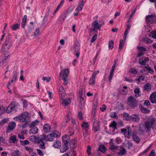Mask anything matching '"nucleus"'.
<instances>
[{"label": "nucleus", "mask_w": 156, "mask_h": 156, "mask_svg": "<svg viewBox=\"0 0 156 156\" xmlns=\"http://www.w3.org/2000/svg\"><path fill=\"white\" fill-rule=\"evenodd\" d=\"M69 74V71L68 69L62 70L59 73L60 77L62 78L64 85H66L68 84V81L67 80V78Z\"/></svg>", "instance_id": "1"}, {"label": "nucleus", "mask_w": 156, "mask_h": 156, "mask_svg": "<svg viewBox=\"0 0 156 156\" xmlns=\"http://www.w3.org/2000/svg\"><path fill=\"white\" fill-rule=\"evenodd\" d=\"M29 115L28 113L25 112L21 113L20 115L14 117L13 119L16 121H18L22 122H24L27 121V120L28 119Z\"/></svg>", "instance_id": "2"}, {"label": "nucleus", "mask_w": 156, "mask_h": 156, "mask_svg": "<svg viewBox=\"0 0 156 156\" xmlns=\"http://www.w3.org/2000/svg\"><path fill=\"white\" fill-rule=\"evenodd\" d=\"M60 133L57 131H55L52 133L48 134L46 136V141H53L55 138H57L60 137Z\"/></svg>", "instance_id": "3"}, {"label": "nucleus", "mask_w": 156, "mask_h": 156, "mask_svg": "<svg viewBox=\"0 0 156 156\" xmlns=\"http://www.w3.org/2000/svg\"><path fill=\"white\" fill-rule=\"evenodd\" d=\"M127 104L131 109H133L138 105L137 101L133 97L130 96L127 99Z\"/></svg>", "instance_id": "4"}, {"label": "nucleus", "mask_w": 156, "mask_h": 156, "mask_svg": "<svg viewBox=\"0 0 156 156\" xmlns=\"http://www.w3.org/2000/svg\"><path fill=\"white\" fill-rule=\"evenodd\" d=\"M46 140V136L45 135H42L38 137V141L37 143L38 144V146L40 148L44 149L46 148L45 143L43 141L44 140Z\"/></svg>", "instance_id": "5"}, {"label": "nucleus", "mask_w": 156, "mask_h": 156, "mask_svg": "<svg viewBox=\"0 0 156 156\" xmlns=\"http://www.w3.org/2000/svg\"><path fill=\"white\" fill-rule=\"evenodd\" d=\"M154 122V120L152 119L144 122L145 129L147 133L150 132L151 128H153Z\"/></svg>", "instance_id": "6"}, {"label": "nucleus", "mask_w": 156, "mask_h": 156, "mask_svg": "<svg viewBox=\"0 0 156 156\" xmlns=\"http://www.w3.org/2000/svg\"><path fill=\"white\" fill-rule=\"evenodd\" d=\"M12 46V42L9 37L6 38L3 44L2 49V51H6L8 50Z\"/></svg>", "instance_id": "7"}, {"label": "nucleus", "mask_w": 156, "mask_h": 156, "mask_svg": "<svg viewBox=\"0 0 156 156\" xmlns=\"http://www.w3.org/2000/svg\"><path fill=\"white\" fill-rule=\"evenodd\" d=\"M121 132L124 134L125 137L129 139L130 136V134L132 133V130L129 126H126V128L121 129H120Z\"/></svg>", "instance_id": "8"}, {"label": "nucleus", "mask_w": 156, "mask_h": 156, "mask_svg": "<svg viewBox=\"0 0 156 156\" xmlns=\"http://www.w3.org/2000/svg\"><path fill=\"white\" fill-rule=\"evenodd\" d=\"M146 23L153 24L156 22V16L151 14L147 16L146 17Z\"/></svg>", "instance_id": "9"}, {"label": "nucleus", "mask_w": 156, "mask_h": 156, "mask_svg": "<svg viewBox=\"0 0 156 156\" xmlns=\"http://www.w3.org/2000/svg\"><path fill=\"white\" fill-rule=\"evenodd\" d=\"M16 105V103L14 102H12L9 105L7 108L6 112L7 113H9L11 112L14 110L16 111L15 108Z\"/></svg>", "instance_id": "10"}, {"label": "nucleus", "mask_w": 156, "mask_h": 156, "mask_svg": "<svg viewBox=\"0 0 156 156\" xmlns=\"http://www.w3.org/2000/svg\"><path fill=\"white\" fill-rule=\"evenodd\" d=\"M16 124L14 122L9 123L6 131V133H9L10 131L13 130L15 128Z\"/></svg>", "instance_id": "11"}, {"label": "nucleus", "mask_w": 156, "mask_h": 156, "mask_svg": "<svg viewBox=\"0 0 156 156\" xmlns=\"http://www.w3.org/2000/svg\"><path fill=\"white\" fill-rule=\"evenodd\" d=\"M140 118L138 114H133L131 116L130 120L133 122H138L140 121Z\"/></svg>", "instance_id": "12"}, {"label": "nucleus", "mask_w": 156, "mask_h": 156, "mask_svg": "<svg viewBox=\"0 0 156 156\" xmlns=\"http://www.w3.org/2000/svg\"><path fill=\"white\" fill-rule=\"evenodd\" d=\"M93 131L95 133L98 131L100 129V125L98 122H95L93 126Z\"/></svg>", "instance_id": "13"}, {"label": "nucleus", "mask_w": 156, "mask_h": 156, "mask_svg": "<svg viewBox=\"0 0 156 156\" xmlns=\"http://www.w3.org/2000/svg\"><path fill=\"white\" fill-rule=\"evenodd\" d=\"M67 16V15L65 12H63L59 16L58 21L59 23L62 24Z\"/></svg>", "instance_id": "14"}, {"label": "nucleus", "mask_w": 156, "mask_h": 156, "mask_svg": "<svg viewBox=\"0 0 156 156\" xmlns=\"http://www.w3.org/2000/svg\"><path fill=\"white\" fill-rule=\"evenodd\" d=\"M43 129L46 133L50 132L51 129L50 125L48 124H45L43 126Z\"/></svg>", "instance_id": "15"}, {"label": "nucleus", "mask_w": 156, "mask_h": 156, "mask_svg": "<svg viewBox=\"0 0 156 156\" xmlns=\"http://www.w3.org/2000/svg\"><path fill=\"white\" fill-rule=\"evenodd\" d=\"M85 3V1H82L80 2L79 3V6L76 8V11H78L79 12V11H81Z\"/></svg>", "instance_id": "16"}, {"label": "nucleus", "mask_w": 156, "mask_h": 156, "mask_svg": "<svg viewBox=\"0 0 156 156\" xmlns=\"http://www.w3.org/2000/svg\"><path fill=\"white\" fill-rule=\"evenodd\" d=\"M114 64L112 67V69L110 71L109 75L108 77L109 78V82H111V80L112 79V77L113 76V72L114 71L115 68L116 66Z\"/></svg>", "instance_id": "17"}, {"label": "nucleus", "mask_w": 156, "mask_h": 156, "mask_svg": "<svg viewBox=\"0 0 156 156\" xmlns=\"http://www.w3.org/2000/svg\"><path fill=\"white\" fill-rule=\"evenodd\" d=\"M127 152L125 149L123 147H120L119 151L117 154L118 156H122L125 154Z\"/></svg>", "instance_id": "18"}, {"label": "nucleus", "mask_w": 156, "mask_h": 156, "mask_svg": "<svg viewBox=\"0 0 156 156\" xmlns=\"http://www.w3.org/2000/svg\"><path fill=\"white\" fill-rule=\"evenodd\" d=\"M69 136L65 134L62 137V140L63 141L64 145L68 146V141H67V139L69 138Z\"/></svg>", "instance_id": "19"}, {"label": "nucleus", "mask_w": 156, "mask_h": 156, "mask_svg": "<svg viewBox=\"0 0 156 156\" xmlns=\"http://www.w3.org/2000/svg\"><path fill=\"white\" fill-rule=\"evenodd\" d=\"M65 92V90L64 89L63 87L62 86H61L59 87V94L60 95L59 97L63 99L62 98V94H64V93ZM64 95H63V96Z\"/></svg>", "instance_id": "20"}, {"label": "nucleus", "mask_w": 156, "mask_h": 156, "mask_svg": "<svg viewBox=\"0 0 156 156\" xmlns=\"http://www.w3.org/2000/svg\"><path fill=\"white\" fill-rule=\"evenodd\" d=\"M132 137L133 140L137 143H139L140 140L137 135L135 133H133L132 135Z\"/></svg>", "instance_id": "21"}, {"label": "nucleus", "mask_w": 156, "mask_h": 156, "mask_svg": "<svg viewBox=\"0 0 156 156\" xmlns=\"http://www.w3.org/2000/svg\"><path fill=\"white\" fill-rule=\"evenodd\" d=\"M92 25L94 26L95 28H96L97 30H99L101 27L102 26V25H99L97 21L95 20L92 23Z\"/></svg>", "instance_id": "22"}, {"label": "nucleus", "mask_w": 156, "mask_h": 156, "mask_svg": "<svg viewBox=\"0 0 156 156\" xmlns=\"http://www.w3.org/2000/svg\"><path fill=\"white\" fill-rule=\"evenodd\" d=\"M30 133L33 134H36L38 133V129L37 127H34L31 128Z\"/></svg>", "instance_id": "23"}, {"label": "nucleus", "mask_w": 156, "mask_h": 156, "mask_svg": "<svg viewBox=\"0 0 156 156\" xmlns=\"http://www.w3.org/2000/svg\"><path fill=\"white\" fill-rule=\"evenodd\" d=\"M29 139L31 141L34 142L35 143H37L38 139V137L34 135L31 136L29 137Z\"/></svg>", "instance_id": "24"}, {"label": "nucleus", "mask_w": 156, "mask_h": 156, "mask_svg": "<svg viewBox=\"0 0 156 156\" xmlns=\"http://www.w3.org/2000/svg\"><path fill=\"white\" fill-rule=\"evenodd\" d=\"M134 93L135 94V96L136 98H138L140 96V91L139 88H136L134 90Z\"/></svg>", "instance_id": "25"}, {"label": "nucleus", "mask_w": 156, "mask_h": 156, "mask_svg": "<svg viewBox=\"0 0 156 156\" xmlns=\"http://www.w3.org/2000/svg\"><path fill=\"white\" fill-rule=\"evenodd\" d=\"M117 124L115 121H113L109 126L110 128H113L115 130L116 129H117Z\"/></svg>", "instance_id": "26"}, {"label": "nucleus", "mask_w": 156, "mask_h": 156, "mask_svg": "<svg viewBox=\"0 0 156 156\" xmlns=\"http://www.w3.org/2000/svg\"><path fill=\"white\" fill-rule=\"evenodd\" d=\"M39 121L37 120H35L32 122L29 125V127L30 128L32 127H36V125H37L39 123Z\"/></svg>", "instance_id": "27"}, {"label": "nucleus", "mask_w": 156, "mask_h": 156, "mask_svg": "<svg viewBox=\"0 0 156 156\" xmlns=\"http://www.w3.org/2000/svg\"><path fill=\"white\" fill-rule=\"evenodd\" d=\"M98 150L103 153H105L107 149L104 145H101L99 146Z\"/></svg>", "instance_id": "28"}, {"label": "nucleus", "mask_w": 156, "mask_h": 156, "mask_svg": "<svg viewBox=\"0 0 156 156\" xmlns=\"http://www.w3.org/2000/svg\"><path fill=\"white\" fill-rule=\"evenodd\" d=\"M40 33V30L39 28H36L34 31L33 33V35L34 37H36Z\"/></svg>", "instance_id": "29"}, {"label": "nucleus", "mask_w": 156, "mask_h": 156, "mask_svg": "<svg viewBox=\"0 0 156 156\" xmlns=\"http://www.w3.org/2000/svg\"><path fill=\"white\" fill-rule=\"evenodd\" d=\"M61 146V143L58 140H56L55 142L53 145V146L55 148H59Z\"/></svg>", "instance_id": "30"}, {"label": "nucleus", "mask_w": 156, "mask_h": 156, "mask_svg": "<svg viewBox=\"0 0 156 156\" xmlns=\"http://www.w3.org/2000/svg\"><path fill=\"white\" fill-rule=\"evenodd\" d=\"M144 67L147 69V71H148L149 73L152 74H154V70L150 66H145Z\"/></svg>", "instance_id": "31"}, {"label": "nucleus", "mask_w": 156, "mask_h": 156, "mask_svg": "<svg viewBox=\"0 0 156 156\" xmlns=\"http://www.w3.org/2000/svg\"><path fill=\"white\" fill-rule=\"evenodd\" d=\"M81 127H84L85 129H88L89 127V125L88 123L86 122H83L81 125Z\"/></svg>", "instance_id": "32"}, {"label": "nucleus", "mask_w": 156, "mask_h": 156, "mask_svg": "<svg viewBox=\"0 0 156 156\" xmlns=\"http://www.w3.org/2000/svg\"><path fill=\"white\" fill-rule=\"evenodd\" d=\"M71 102V101L70 99L68 100L64 99L63 100V102L62 104L65 106L68 105Z\"/></svg>", "instance_id": "33"}, {"label": "nucleus", "mask_w": 156, "mask_h": 156, "mask_svg": "<svg viewBox=\"0 0 156 156\" xmlns=\"http://www.w3.org/2000/svg\"><path fill=\"white\" fill-rule=\"evenodd\" d=\"M80 98L79 101V106L81 108H82L84 105V98Z\"/></svg>", "instance_id": "34"}, {"label": "nucleus", "mask_w": 156, "mask_h": 156, "mask_svg": "<svg viewBox=\"0 0 156 156\" xmlns=\"http://www.w3.org/2000/svg\"><path fill=\"white\" fill-rule=\"evenodd\" d=\"M16 140V136L13 135L10 137L9 141L12 143H14Z\"/></svg>", "instance_id": "35"}, {"label": "nucleus", "mask_w": 156, "mask_h": 156, "mask_svg": "<svg viewBox=\"0 0 156 156\" xmlns=\"http://www.w3.org/2000/svg\"><path fill=\"white\" fill-rule=\"evenodd\" d=\"M114 42L112 40H110L108 42V48L110 50H112L113 48Z\"/></svg>", "instance_id": "36"}, {"label": "nucleus", "mask_w": 156, "mask_h": 156, "mask_svg": "<svg viewBox=\"0 0 156 156\" xmlns=\"http://www.w3.org/2000/svg\"><path fill=\"white\" fill-rule=\"evenodd\" d=\"M141 111L145 113H148L150 112L149 110H147L146 108H144L143 106H141L140 108Z\"/></svg>", "instance_id": "37"}, {"label": "nucleus", "mask_w": 156, "mask_h": 156, "mask_svg": "<svg viewBox=\"0 0 156 156\" xmlns=\"http://www.w3.org/2000/svg\"><path fill=\"white\" fill-rule=\"evenodd\" d=\"M123 116L125 119L126 120H130L131 116L128 113H123Z\"/></svg>", "instance_id": "38"}, {"label": "nucleus", "mask_w": 156, "mask_h": 156, "mask_svg": "<svg viewBox=\"0 0 156 156\" xmlns=\"http://www.w3.org/2000/svg\"><path fill=\"white\" fill-rule=\"evenodd\" d=\"M34 29V26L32 25H28L27 26V30L28 33H30Z\"/></svg>", "instance_id": "39"}, {"label": "nucleus", "mask_w": 156, "mask_h": 156, "mask_svg": "<svg viewBox=\"0 0 156 156\" xmlns=\"http://www.w3.org/2000/svg\"><path fill=\"white\" fill-rule=\"evenodd\" d=\"M69 148V147L68 146L64 145L63 147H62L60 149V151L61 152L63 153L68 150Z\"/></svg>", "instance_id": "40"}, {"label": "nucleus", "mask_w": 156, "mask_h": 156, "mask_svg": "<svg viewBox=\"0 0 156 156\" xmlns=\"http://www.w3.org/2000/svg\"><path fill=\"white\" fill-rule=\"evenodd\" d=\"M151 85L148 83H146L144 86V89L147 91H148L151 89Z\"/></svg>", "instance_id": "41"}, {"label": "nucleus", "mask_w": 156, "mask_h": 156, "mask_svg": "<svg viewBox=\"0 0 156 156\" xmlns=\"http://www.w3.org/2000/svg\"><path fill=\"white\" fill-rule=\"evenodd\" d=\"M84 91L82 90H80L79 91V97L81 98H84Z\"/></svg>", "instance_id": "42"}, {"label": "nucleus", "mask_w": 156, "mask_h": 156, "mask_svg": "<svg viewBox=\"0 0 156 156\" xmlns=\"http://www.w3.org/2000/svg\"><path fill=\"white\" fill-rule=\"evenodd\" d=\"M129 72L134 74H136L137 73V71L134 68H131L129 71Z\"/></svg>", "instance_id": "43"}, {"label": "nucleus", "mask_w": 156, "mask_h": 156, "mask_svg": "<svg viewBox=\"0 0 156 156\" xmlns=\"http://www.w3.org/2000/svg\"><path fill=\"white\" fill-rule=\"evenodd\" d=\"M20 25L17 23L13 25L12 27V30H15L17 29L19 27Z\"/></svg>", "instance_id": "44"}, {"label": "nucleus", "mask_w": 156, "mask_h": 156, "mask_svg": "<svg viewBox=\"0 0 156 156\" xmlns=\"http://www.w3.org/2000/svg\"><path fill=\"white\" fill-rule=\"evenodd\" d=\"M95 78L92 77L89 80V83L90 85H93L95 83Z\"/></svg>", "instance_id": "45"}, {"label": "nucleus", "mask_w": 156, "mask_h": 156, "mask_svg": "<svg viewBox=\"0 0 156 156\" xmlns=\"http://www.w3.org/2000/svg\"><path fill=\"white\" fill-rule=\"evenodd\" d=\"M68 156H75L76 152L73 151H71L68 152L67 153Z\"/></svg>", "instance_id": "46"}, {"label": "nucleus", "mask_w": 156, "mask_h": 156, "mask_svg": "<svg viewBox=\"0 0 156 156\" xmlns=\"http://www.w3.org/2000/svg\"><path fill=\"white\" fill-rule=\"evenodd\" d=\"M138 62L139 64L145 66L146 64V62H144V59H143V58H140L138 60Z\"/></svg>", "instance_id": "47"}, {"label": "nucleus", "mask_w": 156, "mask_h": 156, "mask_svg": "<svg viewBox=\"0 0 156 156\" xmlns=\"http://www.w3.org/2000/svg\"><path fill=\"white\" fill-rule=\"evenodd\" d=\"M12 156H19V151L18 150H16L12 153Z\"/></svg>", "instance_id": "48"}, {"label": "nucleus", "mask_w": 156, "mask_h": 156, "mask_svg": "<svg viewBox=\"0 0 156 156\" xmlns=\"http://www.w3.org/2000/svg\"><path fill=\"white\" fill-rule=\"evenodd\" d=\"M138 50H141L140 51L145 52L146 51V48L143 46H139L137 47Z\"/></svg>", "instance_id": "49"}, {"label": "nucleus", "mask_w": 156, "mask_h": 156, "mask_svg": "<svg viewBox=\"0 0 156 156\" xmlns=\"http://www.w3.org/2000/svg\"><path fill=\"white\" fill-rule=\"evenodd\" d=\"M110 116L112 118H115V119H117L118 118L117 115L116 114L115 112L111 113L110 114Z\"/></svg>", "instance_id": "50"}, {"label": "nucleus", "mask_w": 156, "mask_h": 156, "mask_svg": "<svg viewBox=\"0 0 156 156\" xmlns=\"http://www.w3.org/2000/svg\"><path fill=\"white\" fill-rule=\"evenodd\" d=\"M5 109L4 107L0 106V116L5 113Z\"/></svg>", "instance_id": "51"}, {"label": "nucleus", "mask_w": 156, "mask_h": 156, "mask_svg": "<svg viewBox=\"0 0 156 156\" xmlns=\"http://www.w3.org/2000/svg\"><path fill=\"white\" fill-rule=\"evenodd\" d=\"M7 61L5 59H3L2 61L0 62V66H4L6 65Z\"/></svg>", "instance_id": "52"}, {"label": "nucleus", "mask_w": 156, "mask_h": 156, "mask_svg": "<svg viewBox=\"0 0 156 156\" xmlns=\"http://www.w3.org/2000/svg\"><path fill=\"white\" fill-rule=\"evenodd\" d=\"M21 144L25 146V145L29 144V141L27 140H25L24 141L20 140Z\"/></svg>", "instance_id": "53"}, {"label": "nucleus", "mask_w": 156, "mask_h": 156, "mask_svg": "<svg viewBox=\"0 0 156 156\" xmlns=\"http://www.w3.org/2000/svg\"><path fill=\"white\" fill-rule=\"evenodd\" d=\"M80 49V47L79 45L75 44L74 46V50L75 52L78 51Z\"/></svg>", "instance_id": "54"}, {"label": "nucleus", "mask_w": 156, "mask_h": 156, "mask_svg": "<svg viewBox=\"0 0 156 156\" xmlns=\"http://www.w3.org/2000/svg\"><path fill=\"white\" fill-rule=\"evenodd\" d=\"M97 34H94V36L90 40L91 43H93L97 39Z\"/></svg>", "instance_id": "55"}, {"label": "nucleus", "mask_w": 156, "mask_h": 156, "mask_svg": "<svg viewBox=\"0 0 156 156\" xmlns=\"http://www.w3.org/2000/svg\"><path fill=\"white\" fill-rule=\"evenodd\" d=\"M123 45V40L121 39L120 40L119 43V48L120 49H122Z\"/></svg>", "instance_id": "56"}, {"label": "nucleus", "mask_w": 156, "mask_h": 156, "mask_svg": "<svg viewBox=\"0 0 156 156\" xmlns=\"http://www.w3.org/2000/svg\"><path fill=\"white\" fill-rule=\"evenodd\" d=\"M151 147V146H150L148 147L147 149H146L145 150L143 151L141 154H145L150 149Z\"/></svg>", "instance_id": "57"}, {"label": "nucleus", "mask_w": 156, "mask_h": 156, "mask_svg": "<svg viewBox=\"0 0 156 156\" xmlns=\"http://www.w3.org/2000/svg\"><path fill=\"white\" fill-rule=\"evenodd\" d=\"M144 79V76L141 75L140 76H139V77L137 79H136V80L138 81V82H140V80L141 79L142 80H143Z\"/></svg>", "instance_id": "58"}, {"label": "nucleus", "mask_w": 156, "mask_h": 156, "mask_svg": "<svg viewBox=\"0 0 156 156\" xmlns=\"http://www.w3.org/2000/svg\"><path fill=\"white\" fill-rule=\"evenodd\" d=\"M70 146L72 148H75L76 147L75 142V140H72L71 143L70 144Z\"/></svg>", "instance_id": "59"}, {"label": "nucleus", "mask_w": 156, "mask_h": 156, "mask_svg": "<svg viewBox=\"0 0 156 156\" xmlns=\"http://www.w3.org/2000/svg\"><path fill=\"white\" fill-rule=\"evenodd\" d=\"M37 154L41 156H43L44 155V154L41 150L39 149H37Z\"/></svg>", "instance_id": "60"}, {"label": "nucleus", "mask_w": 156, "mask_h": 156, "mask_svg": "<svg viewBox=\"0 0 156 156\" xmlns=\"http://www.w3.org/2000/svg\"><path fill=\"white\" fill-rule=\"evenodd\" d=\"M129 33V32L127 29H126L125 31L124 34V40L125 41L126 38L127 37V36L128 34Z\"/></svg>", "instance_id": "61"}, {"label": "nucleus", "mask_w": 156, "mask_h": 156, "mask_svg": "<svg viewBox=\"0 0 156 156\" xmlns=\"http://www.w3.org/2000/svg\"><path fill=\"white\" fill-rule=\"evenodd\" d=\"M78 117H79V119L81 120L83 119V116L82 113V112H78Z\"/></svg>", "instance_id": "62"}, {"label": "nucleus", "mask_w": 156, "mask_h": 156, "mask_svg": "<svg viewBox=\"0 0 156 156\" xmlns=\"http://www.w3.org/2000/svg\"><path fill=\"white\" fill-rule=\"evenodd\" d=\"M106 109V106L105 105H103L102 107H100V110L102 112H104Z\"/></svg>", "instance_id": "63"}, {"label": "nucleus", "mask_w": 156, "mask_h": 156, "mask_svg": "<svg viewBox=\"0 0 156 156\" xmlns=\"http://www.w3.org/2000/svg\"><path fill=\"white\" fill-rule=\"evenodd\" d=\"M87 153L88 155H90L91 154H90L91 147L90 146H89V145L88 146H87Z\"/></svg>", "instance_id": "64"}]
</instances>
